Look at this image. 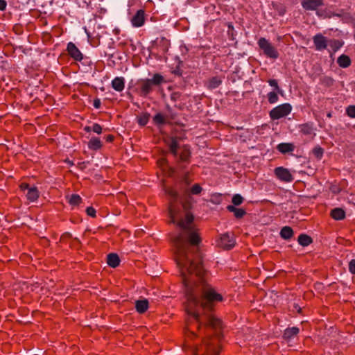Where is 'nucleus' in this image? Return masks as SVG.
<instances>
[{
  "instance_id": "obj_43",
  "label": "nucleus",
  "mask_w": 355,
  "mask_h": 355,
  "mask_svg": "<svg viewBox=\"0 0 355 355\" xmlns=\"http://www.w3.org/2000/svg\"><path fill=\"white\" fill-rule=\"evenodd\" d=\"M105 139L107 142H111L114 139V136L112 135H109L105 137Z\"/></svg>"
},
{
  "instance_id": "obj_37",
  "label": "nucleus",
  "mask_w": 355,
  "mask_h": 355,
  "mask_svg": "<svg viewBox=\"0 0 355 355\" xmlns=\"http://www.w3.org/2000/svg\"><path fill=\"white\" fill-rule=\"evenodd\" d=\"M167 194L172 198V200H175L178 198V193L173 189H168L166 191Z\"/></svg>"
},
{
  "instance_id": "obj_3",
  "label": "nucleus",
  "mask_w": 355,
  "mask_h": 355,
  "mask_svg": "<svg viewBox=\"0 0 355 355\" xmlns=\"http://www.w3.org/2000/svg\"><path fill=\"white\" fill-rule=\"evenodd\" d=\"M292 111V106L290 103L281 104L270 111L269 115L272 120H278L288 116Z\"/></svg>"
},
{
  "instance_id": "obj_48",
  "label": "nucleus",
  "mask_w": 355,
  "mask_h": 355,
  "mask_svg": "<svg viewBox=\"0 0 355 355\" xmlns=\"http://www.w3.org/2000/svg\"><path fill=\"white\" fill-rule=\"evenodd\" d=\"M85 32H86V33H87V35L88 37H90L89 33V32H87V29H86V28H85Z\"/></svg>"
},
{
  "instance_id": "obj_20",
  "label": "nucleus",
  "mask_w": 355,
  "mask_h": 355,
  "mask_svg": "<svg viewBox=\"0 0 355 355\" xmlns=\"http://www.w3.org/2000/svg\"><path fill=\"white\" fill-rule=\"evenodd\" d=\"M222 83V80L218 76H214L211 78L207 83H206V86L209 89H214L219 87V85Z\"/></svg>"
},
{
  "instance_id": "obj_19",
  "label": "nucleus",
  "mask_w": 355,
  "mask_h": 355,
  "mask_svg": "<svg viewBox=\"0 0 355 355\" xmlns=\"http://www.w3.org/2000/svg\"><path fill=\"white\" fill-rule=\"evenodd\" d=\"M277 150L283 154L291 153L294 150V145L291 143H282L277 146Z\"/></svg>"
},
{
  "instance_id": "obj_12",
  "label": "nucleus",
  "mask_w": 355,
  "mask_h": 355,
  "mask_svg": "<svg viewBox=\"0 0 355 355\" xmlns=\"http://www.w3.org/2000/svg\"><path fill=\"white\" fill-rule=\"evenodd\" d=\"M300 332V329L296 327L286 328L283 334L284 339L290 341Z\"/></svg>"
},
{
  "instance_id": "obj_32",
  "label": "nucleus",
  "mask_w": 355,
  "mask_h": 355,
  "mask_svg": "<svg viewBox=\"0 0 355 355\" xmlns=\"http://www.w3.org/2000/svg\"><path fill=\"white\" fill-rule=\"evenodd\" d=\"M346 113L350 118H355V105H349L346 109Z\"/></svg>"
},
{
  "instance_id": "obj_6",
  "label": "nucleus",
  "mask_w": 355,
  "mask_h": 355,
  "mask_svg": "<svg viewBox=\"0 0 355 355\" xmlns=\"http://www.w3.org/2000/svg\"><path fill=\"white\" fill-rule=\"evenodd\" d=\"M324 5V0H303L302 6L306 10L316 11V15L319 17L322 16L318 8Z\"/></svg>"
},
{
  "instance_id": "obj_31",
  "label": "nucleus",
  "mask_w": 355,
  "mask_h": 355,
  "mask_svg": "<svg viewBox=\"0 0 355 355\" xmlns=\"http://www.w3.org/2000/svg\"><path fill=\"white\" fill-rule=\"evenodd\" d=\"M202 187L200 186V184H195L194 185L192 186V187L191 188V193L193 194V195H198V194H200L202 191Z\"/></svg>"
},
{
  "instance_id": "obj_42",
  "label": "nucleus",
  "mask_w": 355,
  "mask_h": 355,
  "mask_svg": "<svg viewBox=\"0 0 355 355\" xmlns=\"http://www.w3.org/2000/svg\"><path fill=\"white\" fill-rule=\"evenodd\" d=\"M94 106L95 108H99L101 106V101L99 99H96L94 101Z\"/></svg>"
},
{
  "instance_id": "obj_8",
  "label": "nucleus",
  "mask_w": 355,
  "mask_h": 355,
  "mask_svg": "<svg viewBox=\"0 0 355 355\" xmlns=\"http://www.w3.org/2000/svg\"><path fill=\"white\" fill-rule=\"evenodd\" d=\"M313 41L317 51H322L328 46L329 40L321 33L315 35L313 37Z\"/></svg>"
},
{
  "instance_id": "obj_49",
  "label": "nucleus",
  "mask_w": 355,
  "mask_h": 355,
  "mask_svg": "<svg viewBox=\"0 0 355 355\" xmlns=\"http://www.w3.org/2000/svg\"><path fill=\"white\" fill-rule=\"evenodd\" d=\"M327 116H328V117H331V113H329V114H327Z\"/></svg>"
},
{
  "instance_id": "obj_16",
  "label": "nucleus",
  "mask_w": 355,
  "mask_h": 355,
  "mask_svg": "<svg viewBox=\"0 0 355 355\" xmlns=\"http://www.w3.org/2000/svg\"><path fill=\"white\" fill-rule=\"evenodd\" d=\"M107 263L112 268L117 267L120 263V259L115 253H110L107 255Z\"/></svg>"
},
{
  "instance_id": "obj_27",
  "label": "nucleus",
  "mask_w": 355,
  "mask_h": 355,
  "mask_svg": "<svg viewBox=\"0 0 355 355\" xmlns=\"http://www.w3.org/2000/svg\"><path fill=\"white\" fill-rule=\"evenodd\" d=\"M153 121L158 125H163L166 123V118L162 113H157L154 116Z\"/></svg>"
},
{
  "instance_id": "obj_24",
  "label": "nucleus",
  "mask_w": 355,
  "mask_h": 355,
  "mask_svg": "<svg viewBox=\"0 0 355 355\" xmlns=\"http://www.w3.org/2000/svg\"><path fill=\"white\" fill-rule=\"evenodd\" d=\"M280 236L282 239L288 240L293 236V230L291 227L285 226L281 230Z\"/></svg>"
},
{
  "instance_id": "obj_30",
  "label": "nucleus",
  "mask_w": 355,
  "mask_h": 355,
  "mask_svg": "<svg viewBox=\"0 0 355 355\" xmlns=\"http://www.w3.org/2000/svg\"><path fill=\"white\" fill-rule=\"evenodd\" d=\"M268 83L270 86L274 87L275 90L279 94L282 93V90L279 88L278 85L277 80L275 79H270L268 80Z\"/></svg>"
},
{
  "instance_id": "obj_18",
  "label": "nucleus",
  "mask_w": 355,
  "mask_h": 355,
  "mask_svg": "<svg viewBox=\"0 0 355 355\" xmlns=\"http://www.w3.org/2000/svg\"><path fill=\"white\" fill-rule=\"evenodd\" d=\"M331 216L336 220H340L345 218V211L342 208H334L331 211Z\"/></svg>"
},
{
  "instance_id": "obj_5",
  "label": "nucleus",
  "mask_w": 355,
  "mask_h": 355,
  "mask_svg": "<svg viewBox=\"0 0 355 355\" xmlns=\"http://www.w3.org/2000/svg\"><path fill=\"white\" fill-rule=\"evenodd\" d=\"M274 173L279 180L284 182H291L294 180L293 175L290 171L282 166L276 167L274 170Z\"/></svg>"
},
{
  "instance_id": "obj_1",
  "label": "nucleus",
  "mask_w": 355,
  "mask_h": 355,
  "mask_svg": "<svg viewBox=\"0 0 355 355\" xmlns=\"http://www.w3.org/2000/svg\"><path fill=\"white\" fill-rule=\"evenodd\" d=\"M168 214L171 222L180 229L173 243L185 288V309L189 315L184 350H189L192 355H218L222 322L209 311L214 304L222 302L223 297L206 280L199 249L201 238L193 223V215L186 205H177L172 202Z\"/></svg>"
},
{
  "instance_id": "obj_13",
  "label": "nucleus",
  "mask_w": 355,
  "mask_h": 355,
  "mask_svg": "<svg viewBox=\"0 0 355 355\" xmlns=\"http://www.w3.org/2000/svg\"><path fill=\"white\" fill-rule=\"evenodd\" d=\"M149 307L148 300H139L135 302V309L139 313H144Z\"/></svg>"
},
{
  "instance_id": "obj_47",
  "label": "nucleus",
  "mask_w": 355,
  "mask_h": 355,
  "mask_svg": "<svg viewBox=\"0 0 355 355\" xmlns=\"http://www.w3.org/2000/svg\"><path fill=\"white\" fill-rule=\"evenodd\" d=\"M65 162H67V163H69V164H70V165H73V164L72 162H71V161H69V159H65Z\"/></svg>"
},
{
  "instance_id": "obj_2",
  "label": "nucleus",
  "mask_w": 355,
  "mask_h": 355,
  "mask_svg": "<svg viewBox=\"0 0 355 355\" xmlns=\"http://www.w3.org/2000/svg\"><path fill=\"white\" fill-rule=\"evenodd\" d=\"M164 82V77L159 73H155L152 78L141 79L139 80V94L146 97L152 91L153 85H159Z\"/></svg>"
},
{
  "instance_id": "obj_36",
  "label": "nucleus",
  "mask_w": 355,
  "mask_h": 355,
  "mask_svg": "<svg viewBox=\"0 0 355 355\" xmlns=\"http://www.w3.org/2000/svg\"><path fill=\"white\" fill-rule=\"evenodd\" d=\"M324 150L320 146H316L313 149V153L314 155H322Z\"/></svg>"
},
{
  "instance_id": "obj_10",
  "label": "nucleus",
  "mask_w": 355,
  "mask_h": 355,
  "mask_svg": "<svg viewBox=\"0 0 355 355\" xmlns=\"http://www.w3.org/2000/svg\"><path fill=\"white\" fill-rule=\"evenodd\" d=\"M67 51L69 55L76 61H81L83 59V53L73 42H70L67 44Z\"/></svg>"
},
{
  "instance_id": "obj_22",
  "label": "nucleus",
  "mask_w": 355,
  "mask_h": 355,
  "mask_svg": "<svg viewBox=\"0 0 355 355\" xmlns=\"http://www.w3.org/2000/svg\"><path fill=\"white\" fill-rule=\"evenodd\" d=\"M297 241L300 245L306 247L313 242V239L307 234H301L298 236Z\"/></svg>"
},
{
  "instance_id": "obj_21",
  "label": "nucleus",
  "mask_w": 355,
  "mask_h": 355,
  "mask_svg": "<svg viewBox=\"0 0 355 355\" xmlns=\"http://www.w3.org/2000/svg\"><path fill=\"white\" fill-rule=\"evenodd\" d=\"M26 198L31 202L36 201L39 198V191L37 187H31L26 193Z\"/></svg>"
},
{
  "instance_id": "obj_14",
  "label": "nucleus",
  "mask_w": 355,
  "mask_h": 355,
  "mask_svg": "<svg viewBox=\"0 0 355 355\" xmlns=\"http://www.w3.org/2000/svg\"><path fill=\"white\" fill-rule=\"evenodd\" d=\"M227 209L230 212L234 213V215L236 218H241L246 214V211L245 209L242 208H237L234 205H227Z\"/></svg>"
},
{
  "instance_id": "obj_25",
  "label": "nucleus",
  "mask_w": 355,
  "mask_h": 355,
  "mask_svg": "<svg viewBox=\"0 0 355 355\" xmlns=\"http://www.w3.org/2000/svg\"><path fill=\"white\" fill-rule=\"evenodd\" d=\"M102 146L100 139L97 137H92L88 142V147L92 150L100 149Z\"/></svg>"
},
{
  "instance_id": "obj_15",
  "label": "nucleus",
  "mask_w": 355,
  "mask_h": 355,
  "mask_svg": "<svg viewBox=\"0 0 355 355\" xmlns=\"http://www.w3.org/2000/svg\"><path fill=\"white\" fill-rule=\"evenodd\" d=\"M299 131L305 135H311L313 132V127L312 123H306L300 124L298 126Z\"/></svg>"
},
{
  "instance_id": "obj_7",
  "label": "nucleus",
  "mask_w": 355,
  "mask_h": 355,
  "mask_svg": "<svg viewBox=\"0 0 355 355\" xmlns=\"http://www.w3.org/2000/svg\"><path fill=\"white\" fill-rule=\"evenodd\" d=\"M235 239L233 234L225 233L222 234L218 242V245L223 249L230 250L235 245Z\"/></svg>"
},
{
  "instance_id": "obj_26",
  "label": "nucleus",
  "mask_w": 355,
  "mask_h": 355,
  "mask_svg": "<svg viewBox=\"0 0 355 355\" xmlns=\"http://www.w3.org/2000/svg\"><path fill=\"white\" fill-rule=\"evenodd\" d=\"M82 202V198L78 194H73L69 197V203L71 205L76 206Z\"/></svg>"
},
{
  "instance_id": "obj_39",
  "label": "nucleus",
  "mask_w": 355,
  "mask_h": 355,
  "mask_svg": "<svg viewBox=\"0 0 355 355\" xmlns=\"http://www.w3.org/2000/svg\"><path fill=\"white\" fill-rule=\"evenodd\" d=\"M139 124L141 125H145L148 122V117L144 116L139 119Z\"/></svg>"
},
{
  "instance_id": "obj_40",
  "label": "nucleus",
  "mask_w": 355,
  "mask_h": 355,
  "mask_svg": "<svg viewBox=\"0 0 355 355\" xmlns=\"http://www.w3.org/2000/svg\"><path fill=\"white\" fill-rule=\"evenodd\" d=\"M19 188L21 191H24L25 190L28 191L31 187H29V184L28 183L23 182L19 185Z\"/></svg>"
},
{
  "instance_id": "obj_34",
  "label": "nucleus",
  "mask_w": 355,
  "mask_h": 355,
  "mask_svg": "<svg viewBox=\"0 0 355 355\" xmlns=\"http://www.w3.org/2000/svg\"><path fill=\"white\" fill-rule=\"evenodd\" d=\"M102 127L98 123H94L92 125V131L98 135L101 134L102 132Z\"/></svg>"
},
{
  "instance_id": "obj_9",
  "label": "nucleus",
  "mask_w": 355,
  "mask_h": 355,
  "mask_svg": "<svg viewBox=\"0 0 355 355\" xmlns=\"http://www.w3.org/2000/svg\"><path fill=\"white\" fill-rule=\"evenodd\" d=\"M131 24L135 28L142 26L145 23V12L144 10L140 9L132 17Z\"/></svg>"
},
{
  "instance_id": "obj_45",
  "label": "nucleus",
  "mask_w": 355,
  "mask_h": 355,
  "mask_svg": "<svg viewBox=\"0 0 355 355\" xmlns=\"http://www.w3.org/2000/svg\"><path fill=\"white\" fill-rule=\"evenodd\" d=\"M325 80H326L327 84H332L333 81H334V80L330 77H326Z\"/></svg>"
},
{
  "instance_id": "obj_29",
  "label": "nucleus",
  "mask_w": 355,
  "mask_h": 355,
  "mask_svg": "<svg viewBox=\"0 0 355 355\" xmlns=\"http://www.w3.org/2000/svg\"><path fill=\"white\" fill-rule=\"evenodd\" d=\"M232 202L234 206H239L243 202V198L240 194H235L233 196Z\"/></svg>"
},
{
  "instance_id": "obj_4",
  "label": "nucleus",
  "mask_w": 355,
  "mask_h": 355,
  "mask_svg": "<svg viewBox=\"0 0 355 355\" xmlns=\"http://www.w3.org/2000/svg\"><path fill=\"white\" fill-rule=\"evenodd\" d=\"M259 48L263 51L264 55L270 58L277 59L279 53L275 47L266 38L261 37L257 42Z\"/></svg>"
},
{
  "instance_id": "obj_11",
  "label": "nucleus",
  "mask_w": 355,
  "mask_h": 355,
  "mask_svg": "<svg viewBox=\"0 0 355 355\" xmlns=\"http://www.w3.org/2000/svg\"><path fill=\"white\" fill-rule=\"evenodd\" d=\"M111 85L115 91L121 92L125 88V78L122 76L116 77L112 80Z\"/></svg>"
},
{
  "instance_id": "obj_41",
  "label": "nucleus",
  "mask_w": 355,
  "mask_h": 355,
  "mask_svg": "<svg viewBox=\"0 0 355 355\" xmlns=\"http://www.w3.org/2000/svg\"><path fill=\"white\" fill-rule=\"evenodd\" d=\"M7 3L5 0H0V10L3 11L6 10Z\"/></svg>"
},
{
  "instance_id": "obj_17",
  "label": "nucleus",
  "mask_w": 355,
  "mask_h": 355,
  "mask_svg": "<svg viewBox=\"0 0 355 355\" xmlns=\"http://www.w3.org/2000/svg\"><path fill=\"white\" fill-rule=\"evenodd\" d=\"M337 63L340 67L347 68L351 65L352 61L348 55L342 54L338 58Z\"/></svg>"
},
{
  "instance_id": "obj_33",
  "label": "nucleus",
  "mask_w": 355,
  "mask_h": 355,
  "mask_svg": "<svg viewBox=\"0 0 355 355\" xmlns=\"http://www.w3.org/2000/svg\"><path fill=\"white\" fill-rule=\"evenodd\" d=\"M189 162V157L184 156V157H179L178 159V168H183L184 166L182 165V164L187 163L188 164Z\"/></svg>"
},
{
  "instance_id": "obj_38",
  "label": "nucleus",
  "mask_w": 355,
  "mask_h": 355,
  "mask_svg": "<svg viewBox=\"0 0 355 355\" xmlns=\"http://www.w3.org/2000/svg\"><path fill=\"white\" fill-rule=\"evenodd\" d=\"M349 270L352 274L355 275V259H352L349 263Z\"/></svg>"
},
{
  "instance_id": "obj_23",
  "label": "nucleus",
  "mask_w": 355,
  "mask_h": 355,
  "mask_svg": "<svg viewBox=\"0 0 355 355\" xmlns=\"http://www.w3.org/2000/svg\"><path fill=\"white\" fill-rule=\"evenodd\" d=\"M343 44V42L338 40H329L328 42V46L334 53L338 51Z\"/></svg>"
},
{
  "instance_id": "obj_46",
  "label": "nucleus",
  "mask_w": 355,
  "mask_h": 355,
  "mask_svg": "<svg viewBox=\"0 0 355 355\" xmlns=\"http://www.w3.org/2000/svg\"><path fill=\"white\" fill-rule=\"evenodd\" d=\"M166 162V160L165 159V157H162L159 161V163L162 165L164 164H165Z\"/></svg>"
},
{
  "instance_id": "obj_35",
  "label": "nucleus",
  "mask_w": 355,
  "mask_h": 355,
  "mask_svg": "<svg viewBox=\"0 0 355 355\" xmlns=\"http://www.w3.org/2000/svg\"><path fill=\"white\" fill-rule=\"evenodd\" d=\"M86 213L88 216L92 217V218H95L96 217V210L94 207H88L87 209H86Z\"/></svg>"
},
{
  "instance_id": "obj_44",
  "label": "nucleus",
  "mask_w": 355,
  "mask_h": 355,
  "mask_svg": "<svg viewBox=\"0 0 355 355\" xmlns=\"http://www.w3.org/2000/svg\"><path fill=\"white\" fill-rule=\"evenodd\" d=\"M84 130L86 132H89L91 131H92V126H85L84 128Z\"/></svg>"
},
{
  "instance_id": "obj_28",
  "label": "nucleus",
  "mask_w": 355,
  "mask_h": 355,
  "mask_svg": "<svg viewBox=\"0 0 355 355\" xmlns=\"http://www.w3.org/2000/svg\"><path fill=\"white\" fill-rule=\"evenodd\" d=\"M277 93V92H270L267 94L268 101L270 104H274L278 101L279 98Z\"/></svg>"
}]
</instances>
